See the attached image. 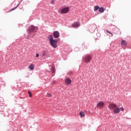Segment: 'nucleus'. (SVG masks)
<instances>
[{
    "mask_svg": "<svg viewBox=\"0 0 131 131\" xmlns=\"http://www.w3.org/2000/svg\"><path fill=\"white\" fill-rule=\"evenodd\" d=\"M48 39L50 41V46H51L52 48L55 49V48H57V47H58V45H57V43H58V40H57V39H54L53 35H50L48 36Z\"/></svg>",
    "mask_w": 131,
    "mask_h": 131,
    "instance_id": "nucleus-1",
    "label": "nucleus"
},
{
    "mask_svg": "<svg viewBox=\"0 0 131 131\" xmlns=\"http://www.w3.org/2000/svg\"><path fill=\"white\" fill-rule=\"evenodd\" d=\"M37 30H38V27H35L33 25L30 26L27 30L28 32L29 33H30L31 34H33V36L35 35L36 34V32H37Z\"/></svg>",
    "mask_w": 131,
    "mask_h": 131,
    "instance_id": "nucleus-2",
    "label": "nucleus"
},
{
    "mask_svg": "<svg viewBox=\"0 0 131 131\" xmlns=\"http://www.w3.org/2000/svg\"><path fill=\"white\" fill-rule=\"evenodd\" d=\"M84 60L85 63H89L92 60V56L90 55H87L84 57Z\"/></svg>",
    "mask_w": 131,
    "mask_h": 131,
    "instance_id": "nucleus-3",
    "label": "nucleus"
},
{
    "mask_svg": "<svg viewBox=\"0 0 131 131\" xmlns=\"http://www.w3.org/2000/svg\"><path fill=\"white\" fill-rule=\"evenodd\" d=\"M53 35L54 38H59V37H60V33H59V31H54L53 33Z\"/></svg>",
    "mask_w": 131,
    "mask_h": 131,
    "instance_id": "nucleus-4",
    "label": "nucleus"
},
{
    "mask_svg": "<svg viewBox=\"0 0 131 131\" xmlns=\"http://www.w3.org/2000/svg\"><path fill=\"white\" fill-rule=\"evenodd\" d=\"M69 11V7H64L61 10V14H66Z\"/></svg>",
    "mask_w": 131,
    "mask_h": 131,
    "instance_id": "nucleus-5",
    "label": "nucleus"
},
{
    "mask_svg": "<svg viewBox=\"0 0 131 131\" xmlns=\"http://www.w3.org/2000/svg\"><path fill=\"white\" fill-rule=\"evenodd\" d=\"M117 107V105L114 103H111L108 106V108L110 110H113V109H115Z\"/></svg>",
    "mask_w": 131,
    "mask_h": 131,
    "instance_id": "nucleus-6",
    "label": "nucleus"
},
{
    "mask_svg": "<svg viewBox=\"0 0 131 131\" xmlns=\"http://www.w3.org/2000/svg\"><path fill=\"white\" fill-rule=\"evenodd\" d=\"M104 106V102H103V101H100L98 103L97 107V108H103Z\"/></svg>",
    "mask_w": 131,
    "mask_h": 131,
    "instance_id": "nucleus-7",
    "label": "nucleus"
},
{
    "mask_svg": "<svg viewBox=\"0 0 131 131\" xmlns=\"http://www.w3.org/2000/svg\"><path fill=\"white\" fill-rule=\"evenodd\" d=\"M64 82L67 85H69V84H71V79L70 78H67L65 79Z\"/></svg>",
    "mask_w": 131,
    "mask_h": 131,
    "instance_id": "nucleus-8",
    "label": "nucleus"
},
{
    "mask_svg": "<svg viewBox=\"0 0 131 131\" xmlns=\"http://www.w3.org/2000/svg\"><path fill=\"white\" fill-rule=\"evenodd\" d=\"M80 25L78 22H76L73 24L72 26L73 27L75 28V27H79Z\"/></svg>",
    "mask_w": 131,
    "mask_h": 131,
    "instance_id": "nucleus-9",
    "label": "nucleus"
},
{
    "mask_svg": "<svg viewBox=\"0 0 131 131\" xmlns=\"http://www.w3.org/2000/svg\"><path fill=\"white\" fill-rule=\"evenodd\" d=\"M49 54L48 53V51L43 50L42 51V57H45V56H48Z\"/></svg>",
    "mask_w": 131,
    "mask_h": 131,
    "instance_id": "nucleus-10",
    "label": "nucleus"
},
{
    "mask_svg": "<svg viewBox=\"0 0 131 131\" xmlns=\"http://www.w3.org/2000/svg\"><path fill=\"white\" fill-rule=\"evenodd\" d=\"M120 110L119 108H116L114 110V113H115V114H118V113L120 112Z\"/></svg>",
    "mask_w": 131,
    "mask_h": 131,
    "instance_id": "nucleus-11",
    "label": "nucleus"
},
{
    "mask_svg": "<svg viewBox=\"0 0 131 131\" xmlns=\"http://www.w3.org/2000/svg\"><path fill=\"white\" fill-rule=\"evenodd\" d=\"M28 68L30 70H33V69H34V65L32 63L29 66Z\"/></svg>",
    "mask_w": 131,
    "mask_h": 131,
    "instance_id": "nucleus-12",
    "label": "nucleus"
},
{
    "mask_svg": "<svg viewBox=\"0 0 131 131\" xmlns=\"http://www.w3.org/2000/svg\"><path fill=\"white\" fill-rule=\"evenodd\" d=\"M20 5V3L18 4V5L16 6V7H15V8H13L12 9H11L9 12H12V11H14V10H16V9L17 8H18V7H19V5Z\"/></svg>",
    "mask_w": 131,
    "mask_h": 131,
    "instance_id": "nucleus-13",
    "label": "nucleus"
},
{
    "mask_svg": "<svg viewBox=\"0 0 131 131\" xmlns=\"http://www.w3.org/2000/svg\"><path fill=\"white\" fill-rule=\"evenodd\" d=\"M100 9V7L99 6H96L94 7V11H97L98 10H99Z\"/></svg>",
    "mask_w": 131,
    "mask_h": 131,
    "instance_id": "nucleus-14",
    "label": "nucleus"
},
{
    "mask_svg": "<svg viewBox=\"0 0 131 131\" xmlns=\"http://www.w3.org/2000/svg\"><path fill=\"white\" fill-rule=\"evenodd\" d=\"M104 10H105V9L103 7H101L100 8H99V11L101 13H103Z\"/></svg>",
    "mask_w": 131,
    "mask_h": 131,
    "instance_id": "nucleus-15",
    "label": "nucleus"
},
{
    "mask_svg": "<svg viewBox=\"0 0 131 131\" xmlns=\"http://www.w3.org/2000/svg\"><path fill=\"white\" fill-rule=\"evenodd\" d=\"M51 71H52V73H53L54 74H55V73H56V70L55 69V68L52 67Z\"/></svg>",
    "mask_w": 131,
    "mask_h": 131,
    "instance_id": "nucleus-16",
    "label": "nucleus"
},
{
    "mask_svg": "<svg viewBox=\"0 0 131 131\" xmlns=\"http://www.w3.org/2000/svg\"><path fill=\"white\" fill-rule=\"evenodd\" d=\"M121 45H123V46H126V42L124 40H123L121 41Z\"/></svg>",
    "mask_w": 131,
    "mask_h": 131,
    "instance_id": "nucleus-17",
    "label": "nucleus"
},
{
    "mask_svg": "<svg viewBox=\"0 0 131 131\" xmlns=\"http://www.w3.org/2000/svg\"><path fill=\"white\" fill-rule=\"evenodd\" d=\"M28 94H29L30 98H31V97H32V94H31V92L28 91Z\"/></svg>",
    "mask_w": 131,
    "mask_h": 131,
    "instance_id": "nucleus-18",
    "label": "nucleus"
},
{
    "mask_svg": "<svg viewBox=\"0 0 131 131\" xmlns=\"http://www.w3.org/2000/svg\"><path fill=\"white\" fill-rule=\"evenodd\" d=\"M68 74H69V75H72L73 74L72 71H70L68 73Z\"/></svg>",
    "mask_w": 131,
    "mask_h": 131,
    "instance_id": "nucleus-19",
    "label": "nucleus"
},
{
    "mask_svg": "<svg viewBox=\"0 0 131 131\" xmlns=\"http://www.w3.org/2000/svg\"><path fill=\"white\" fill-rule=\"evenodd\" d=\"M79 116H80L81 118H82V111L80 112Z\"/></svg>",
    "mask_w": 131,
    "mask_h": 131,
    "instance_id": "nucleus-20",
    "label": "nucleus"
},
{
    "mask_svg": "<svg viewBox=\"0 0 131 131\" xmlns=\"http://www.w3.org/2000/svg\"><path fill=\"white\" fill-rule=\"evenodd\" d=\"M47 97H48L49 98H50V97H52V94L50 93H47Z\"/></svg>",
    "mask_w": 131,
    "mask_h": 131,
    "instance_id": "nucleus-21",
    "label": "nucleus"
},
{
    "mask_svg": "<svg viewBox=\"0 0 131 131\" xmlns=\"http://www.w3.org/2000/svg\"><path fill=\"white\" fill-rule=\"evenodd\" d=\"M36 58H38L39 57V54L38 53H36Z\"/></svg>",
    "mask_w": 131,
    "mask_h": 131,
    "instance_id": "nucleus-22",
    "label": "nucleus"
},
{
    "mask_svg": "<svg viewBox=\"0 0 131 131\" xmlns=\"http://www.w3.org/2000/svg\"><path fill=\"white\" fill-rule=\"evenodd\" d=\"M54 3H55V1L54 0H52L51 3L52 4V5H54Z\"/></svg>",
    "mask_w": 131,
    "mask_h": 131,
    "instance_id": "nucleus-23",
    "label": "nucleus"
},
{
    "mask_svg": "<svg viewBox=\"0 0 131 131\" xmlns=\"http://www.w3.org/2000/svg\"><path fill=\"white\" fill-rule=\"evenodd\" d=\"M106 31L107 33H108L111 34L112 35V36H113V34H112V33H111V32H110L106 30Z\"/></svg>",
    "mask_w": 131,
    "mask_h": 131,
    "instance_id": "nucleus-24",
    "label": "nucleus"
},
{
    "mask_svg": "<svg viewBox=\"0 0 131 131\" xmlns=\"http://www.w3.org/2000/svg\"><path fill=\"white\" fill-rule=\"evenodd\" d=\"M120 110H121V111H124V108H123V107H121V108H120Z\"/></svg>",
    "mask_w": 131,
    "mask_h": 131,
    "instance_id": "nucleus-25",
    "label": "nucleus"
},
{
    "mask_svg": "<svg viewBox=\"0 0 131 131\" xmlns=\"http://www.w3.org/2000/svg\"><path fill=\"white\" fill-rule=\"evenodd\" d=\"M56 40H57V42H58L60 41L61 39H60V38H58L57 39H56Z\"/></svg>",
    "mask_w": 131,
    "mask_h": 131,
    "instance_id": "nucleus-26",
    "label": "nucleus"
},
{
    "mask_svg": "<svg viewBox=\"0 0 131 131\" xmlns=\"http://www.w3.org/2000/svg\"><path fill=\"white\" fill-rule=\"evenodd\" d=\"M84 117V114H82V117Z\"/></svg>",
    "mask_w": 131,
    "mask_h": 131,
    "instance_id": "nucleus-27",
    "label": "nucleus"
}]
</instances>
